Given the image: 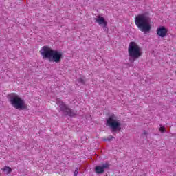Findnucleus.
<instances>
[{"label": "nucleus", "instance_id": "f257e3e1", "mask_svg": "<svg viewBox=\"0 0 176 176\" xmlns=\"http://www.w3.org/2000/svg\"><path fill=\"white\" fill-rule=\"evenodd\" d=\"M40 54L43 60H48L49 63H55L58 64L63 60V52L54 50L52 47L45 45L40 50Z\"/></svg>", "mask_w": 176, "mask_h": 176}, {"label": "nucleus", "instance_id": "f03ea898", "mask_svg": "<svg viewBox=\"0 0 176 176\" xmlns=\"http://www.w3.org/2000/svg\"><path fill=\"white\" fill-rule=\"evenodd\" d=\"M135 24L138 30L144 34H148L152 30V25H151V18L148 14H140L135 18Z\"/></svg>", "mask_w": 176, "mask_h": 176}, {"label": "nucleus", "instance_id": "7ed1b4c3", "mask_svg": "<svg viewBox=\"0 0 176 176\" xmlns=\"http://www.w3.org/2000/svg\"><path fill=\"white\" fill-rule=\"evenodd\" d=\"M8 100L10 101V104L15 109H19V111L27 109L25 101H24V99H23L20 95L16 93L10 94L8 95Z\"/></svg>", "mask_w": 176, "mask_h": 176}, {"label": "nucleus", "instance_id": "20e7f679", "mask_svg": "<svg viewBox=\"0 0 176 176\" xmlns=\"http://www.w3.org/2000/svg\"><path fill=\"white\" fill-rule=\"evenodd\" d=\"M128 54L131 61H135L142 56V49L137 43L131 41L128 47Z\"/></svg>", "mask_w": 176, "mask_h": 176}, {"label": "nucleus", "instance_id": "39448f33", "mask_svg": "<svg viewBox=\"0 0 176 176\" xmlns=\"http://www.w3.org/2000/svg\"><path fill=\"white\" fill-rule=\"evenodd\" d=\"M107 124L113 133H119L122 130V124L115 115L111 116L107 121Z\"/></svg>", "mask_w": 176, "mask_h": 176}, {"label": "nucleus", "instance_id": "423d86ee", "mask_svg": "<svg viewBox=\"0 0 176 176\" xmlns=\"http://www.w3.org/2000/svg\"><path fill=\"white\" fill-rule=\"evenodd\" d=\"M56 104L59 106L60 110L67 115V116H70L71 118H74L76 115V112L71 110L68 106L66 105L64 102L61 101V99H56Z\"/></svg>", "mask_w": 176, "mask_h": 176}, {"label": "nucleus", "instance_id": "0eeeda50", "mask_svg": "<svg viewBox=\"0 0 176 176\" xmlns=\"http://www.w3.org/2000/svg\"><path fill=\"white\" fill-rule=\"evenodd\" d=\"M95 23H97L100 27H102V28H107L108 23H107V20H105V18L102 16L101 15L97 16L95 18Z\"/></svg>", "mask_w": 176, "mask_h": 176}, {"label": "nucleus", "instance_id": "6e6552de", "mask_svg": "<svg viewBox=\"0 0 176 176\" xmlns=\"http://www.w3.org/2000/svg\"><path fill=\"white\" fill-rule=\"evenodd\" d=\"M156 32L157 36H160V38H166L167 34H168V29L165 26H160L157 28Z\"/></svg>", "mask_w": 176, "mask_h": 176}, {"label": "nucleus", "instance_id": "1a4fd4ad", "mask_svg": "<svg viewBox=\"0 0 176 176\" xmlns=\"http://www.w3.org/2000/svg\"><path fill=\"white\" fill-rule=\"evenodd\" d=\"M105 168H108V164H104L102 166H96L95 168L96 173L98 174H101L104 173V170H105Z\"/></svg>", "mask_w": 176, "mask_h": 176}, {"label": "nucleus", "instance_id": "9d476101", "mask_svg": "<svg viewBox=\"0 0 176 176\" xmlns=\"http://www.w3.org/2000/svg\"><path fill=\"white\" fill-rule=\"evenodd\" d=\"M1 170L4 173H6V174H10V173H12V168H10L9 166H6V167L3 168Z\"/></svg>", "mask_w": 176, "mask_h": 176}, {"label": "nucleus", "instance_id": "9b49d317", "mask_svg": "<svg viewBox=\"0 0 176 176\" xmlns=\"http://www.w3.org/2000/svg\"><path fill=\"white\" fill-rule=\"evenodd\" d=\"M85 83V80L83 79V78H80L77 80V85H83Z\"/></svg>", "mask_w": 176, "mask_h": 176}, {"label": "nucleus", "instance_id": "f8f14e48", "mask_svg": "<svg viewBox=\"0 0 176 176\" xmlns=\"http://www.w3.org/2000/svg\"><path fill=\"white\" fill-rule=\"evenodd\" d=\"M160 131H161V133H164V131H166V128H164V126H160Z\"/></svg>", "mask_w": 176, "mask_h": 176}, {"label": "nucleus", "instance_id": "ddd939ff", "mask_svg": "<svg viewBox=\"0 0 176 176\" xmlns=\"http://www.w3.org/2000/svg\"><path fill=\"white\" fill-rule=\"evenodd\" d=\"M79 173V169L77 168L74 171V175L76 176Z\"/></svg>", "mask_w": 176, "mask_h": 176}, {"label": "nucleus", "instance_id": "4468645a", "mask_svg": "<svg viewBox=\"0 0 176 176\" xmlns=\"http://www.w3.org/2000/svg\"><path fill=\"white\" fill-rule=\"evenodd\" d=\"M112 138H113V137L109 136V137L108 138V139L106 140V141H111V140H112Z\"/></svg>", "mask_w": 176, "mask_h": 176}]
</instances>
